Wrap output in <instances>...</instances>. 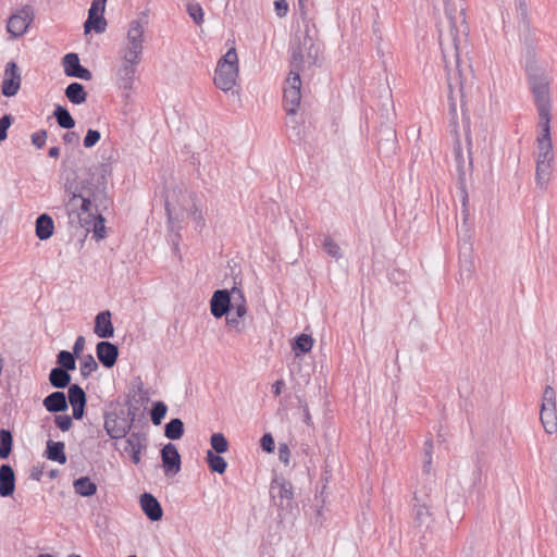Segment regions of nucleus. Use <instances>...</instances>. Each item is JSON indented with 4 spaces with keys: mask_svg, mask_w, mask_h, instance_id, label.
Wrapping results in <instances>:
<instances>
[{
    "mask_svg": "<svg viewBox=\"0 0 557 557\" xmlns=\"http://www.w3.org/2000/svg\"><path fill=\"white\" fill-rule=\"evenodd\" d=\"M141 510L152 522L160 521L163 517V509L159 500L150 493H144L139 497Z\"/></svg>",
    "mask_w": 557,
    "mask_h": 557,
    "instance_id": "obj_22",
    "label": "nucleus"
},
{
    "mask_svg": "<svg viewBox=\"0 0 557 557\" xmlns=\"http://www.w3.org/2000/svg\"><path fill=\"white\" fill-rule=\"evenodd\" d=\"M168 412V406L161 401H154L150 410V419L154 425H160Z\"/></svg>",
    "mask_w": 557,
    "mask_h": 557,
    "instance_id": "obj_42",
    "label": "nucleus"
},
{
    "mask_svg": "<svg viewBox=\"0 0 557 557\" xmlns=\"http://www.w3.org/2000/svg\"><path fill=\"white\" fill-rule=\"evenodd\" d=\"M14 122V117L12 114H4L0 117V143L4 141L8 138V131Z\"/></svg>",
    "mask_w": 557,
    "mask_h": 557,
    "instance_id": "obj_48",
    "label": "nucleus"
},
{
    "mask_svg": "<svg viewBox=\"0 0 557 557\" xmlns=\"http://www.w3.org/2000/svg\"><path fill=\"white\" fill-rule=\"evenodd\" d=\"M107 27V20L104 18V15H91L88 13V17L84 23V30L85 33H89L90 30H95L96 33L100 34L106 30Z\"/></svg>",
    "mask_w": 557,
    "mask_h": 557,
    "instance_id": "obj_38",
    "label": "nucleus"
},
{
    "mask_svg": "<svg viewBox=\"0 0 557 557\" xmlns=\"http://www.w3.org/2000/svg\"><path fill=\"white\" fill-rule=\"evenodd\" d=\"M64 95L71 103L77 106L86 102L88 97L85 87L77 82L69 84L64 90Z\"/></svg>",
    "mask_w": 557,
    "mask_h": 557,
    "instance_id": "obj_29",
    "label": "nucleus"
},
{
    "mask_svg": "<svg viewBox=\"0 0 557 557\" xmlns=\"http://www.w3.org/2000/svg\"><path fill=\"white\" fill-rule=\"evenodd\" d=\"M148 26L147 12H140L137 18L128 24L125 47L121 50V55L141 60L144 50V34Z\"/></svg>",
    "mask_w": 557,
    "mask_h": 557,
    "instance_id": "obj_7",
    "label": "nucleus"
},
{
    "mask_svg": "<svg viewBox=\"0 0 557 557\" xmlns=\"http://www.w3.org/2000/svg\"><path fill=\"white\" fill-rule=\"evenodd\" d=\"M432 490L423 486L413 494V522L417 528L428 529L433 521L430 508L432 507Z\"/></svg>",
    "mask_w": 557,
    "mask_h": 557,
    "instance_id": "obj_10",
    "label": "nucleus"
},
{
    "mask_svg": "<svg viewBox=\"0 0 557 557\" xmlns=\"http://www.w3.org/2000/svg\"><path fill=\"white\" fill-rule=\"evenodd\" d=\"M287 86L284 88L283 99L285 103V110L288 115H294L301 100V79L300 75L296 72L294 75H288L286 79Z\"/></svg>",
    "mask_w": 557,
    "mask_h": 557,
    "instance_id": "obj_13",
    "label": "nucleus"
},
{
    "mask_svg": "<svg viewBox=\"0 0 557 557\" xmlns=\"http://www.w3.org/2000/svg\"><path fill=\"white\" fill-rule=\"evenodd\" d=\"M220 455L221 454H214L212 450H208L206 455V461L211 472L223 474L226 471L227 462Z\"/></svg>",
    "mask_w": 557,
    "mask_h": 557,
    "instance_id": "obj_36",
    "label": "nucleus"
},
{
    "mask_svg": "<svg viewBox=\"0 0 557 557\" xmlns=\"http://www.w3.org/2000/svg\"><path fill=\"white\" fill-rule=\"evenodd\" d=\"M67 404L70 403L71 406L74 405H81V404H87V395L83 387H81L78 384H72L69 386L67 391Z\"/></svg>",
    "mask_w": 557,
    "mask_h": 557,
    "instance_id": "obj_40",
    "label": "nucleus"
},
{
    "mask_svg": "<svg viewBox=\"0 0 557 557\" xmlns=\"http://www.w3.org/2000/svg\"><path fill=\"white\" fill-rule=\"evenodd\" d=\"M48 156L50 158L57 159L60 156V148L58 146H53L49 149Z\"/></svg>",
    "mask_w": 557,
    "mask_h": 557,
    "instance_id": "obj_63",
    "label": "nucleus"
},
{
    "mask_svg": "<svg viewBox=\"0 0 557 557\" xmlns=\"http://www.w3.org/2000/svg\"><path fill=\"white\" fill-rule=\"evenodd\" d=\"M185 432L182 419L173 418L164 425V436L171 441L181 440Z\"/></svg>",
    "mask_w": 557,
    "mask_h": 557,
    "instance_id": "obj_32",
    "label": "nucleus"
},
{
    "mask_svg": "<svg viewBox=\"0 0 557 557\" xmlns=\"http://www.w3.org/2000/svg\"><path fill=\"white\" fill-rule=\"evenodd\" d=\"M74 492L82 497H91L97 493V484L89 476H79L73 481Z\"/></svg>",
    "mask_w": 557,
    "mask_h": 557,
    "instance_id": "obj_31",
    "label": "nucleus"
},
{
    "mask_svg": "<svg viewBox=\"0 0 557 557\" xmlns=\"http://www.w3.org/2000/svg\"><path fill=\"white\" fill-rule=\"evenodd\" d=\"M270 495L277 507L288 509L294 498L293 484L283 476H275L270 484Z\"/></svg>",
    "mask_w": 557,
    "mask_h": 557,
    "instance_id": "obj_12",
    "label": "nucleus"
},
{
    "mask_svg": "<svg viewBox=\"0 0 557 557\" xmlns=\"http://www.w3.org/2000/svg\"><path fill=\"white\" fill-rule=\"evenodd\" d=\"M96 355L99 362L104 368L110 369L117 361L119 347L109 341H101L96 346Z\"/></svg>",
    "mask_w": 557,
    "mask_h": 557,
    "instance_id": "obj_21",
    "label": "nucleus"
},
{
    "mask_svg": "<svg viewBox=\"0 0 557 557\" xmlns=\"http://www.w3.org/2000/svg\"><path fill=\"white\" fill-rule=\"evenodd\" d=\"M35 226L36 236L40 240H47L53 235L54 222L53 219L47 213H41L38 215Z\"/></svg>",
    "mask_w": 557,
    "mask_h": 557,
    "instance_id": "obj_27",
    "label": "nucleus"
},
{
    "mask_svg": "<svg viewBox=\"0 0 557 557\" xmlns=\"http://www.w3.org/2000/svg\"><path fill=\"white\" fill-rule=\"evenodd\" d=\"M97 369H98V363L96 362L92 355L88 354L82 358L79 371H81V375L84 379L89 377L90 374L92 372H95Z\"/></svg>",
    "mask_w": 557,
    "mask_h": 557,
    "instance_id": "obj_43",
    "label": "nucleus"
},
{
    "mask_svg": "<svg viewBox=\"0 0 557 557\" xmlns=\"http://www.w3.org/2000/svg\"><path fill=\"white\" fill-rule=\"evenodd\" d=\"M53 117L57 120V123L61 128L72 129L76 124L70 111L61 104L55 106Z\"/></svg>",
    "mask_w": 557,
    "mask_h": 557,
    "instance_id": "obj_35",
    "label": "nucleus"
},
{
    "mask_svg": "<svg viewBox=\"0 0 557 557\" xmlns=\"http://www.w3.org/2000/svg\"><path fill=\"white\" fill-rule=\"evenodd\" d=\"M377 150L385 156H392L397 150L396 131L389 126L382 124L376 134Z\"/></svg>",
    "mask_w": 557,
    "mask_h": 557,
    "instance_id": "obj_19",
    "label": "nucleus"
},
{
    "mask_svg": "<svg viewBox=\"0 0 557 557\" xmlns=\"http://www.w3.org/2000/svg\"><path fill=\"white\" fill-rule=\"evenodd\" d=\"M274 9H275L277 16L283 17L288 12V3L286 0H275Z\"/></svg>",
    "mask_w": 557,
    "mask_h": 557,
    "instance_id": "obj_56",
    "label": "nucleus"
},
{
    "mask_svg": "<svg viewBox=\"0 0 557 557\" xmlns=\"http://www.w3.org/2000/svg\"><path fill=\"white\" fill-rule=\"evenodd\" d=\"M42 405L50 413L65 412L67 410V398L64 392L57 391L46 396Z\"/></svg>",
    "mask_w": 557,
    "mask_h": 557,
    "instance_id": "obj_26",
    "label": "nucleus"
},
{
    "mask_svg": "<svg viewBox=\"0 0 557 557\" xmlns=\"http://www.w3.org/2000/svg\"><path fill=\"white\" fill-rule=\"evenodd\" d=\"M78 357L69 350H60L57 355V367L71 372L76 369V359Z\"/></svg>",
    "mask_w": 557,
    "mask_h": 557,
    "instance_id": "obj_37",
    "label": "nucleus"
},
{
    "mask_svg": "<svg viewBox=\"0 0 557 557\" xmlns=\"http://www.w3.org/2000/svg\"><path fill=\"white\" fill-rule=\"evenodd\" d=\"M260 446L265 453H273L275 449L274 438L270 433H265L260 438Z\"/></svg>",
    "mask_w": 557,
    "mask_h": 557,
    "instance_id": "obj_52",
    "label": "nucleus"
},
{
    "mask_svg": "<svg viewBox=\"0 0 557 557\" xmlns=\"http://www.w3.org/2000/svg\"><path fill=\"white\" fill-rule=\"evenodd\" d=\"M462 114H463V119H462L463 127H465V131H466L467 139L470 143V138H469V135H470V119H469V116H465V112Z\"/></svg>",
    "mask_w": 557,
    "mask_h": 557,
    "instance_id": "obj_62",
    "label": "nucleus"
},
{
    "mask_svg": "<svg viewBox=\"0 0 557 557\" xmlns=\"http://www.w3.org/2000/svg\"><path fill=\"white\" fill-rule=\"evenodd\" d=\"M211 450L214 454H224L228 450V441L223 433H213L210 437Z\"/></svg>",
    "mask_w": 557,
    "mask_h": 557,
    "instance_id": "obj_41",
    "label": "nucleus"
},
{
    "mask_svg": "<svg viewBox=\"0 0 557 557\" xmlns=\"http://www.w3.org/2000/svg\"><path fill=\"white\" fill-rule=\"evenodd\" d=\"M121 57L123 63L117 70V85L124 90H131L133 88L137 65L140 60L124 55Z\"/></svg>",
    "mask_w": 557,
    "mask_h": 557,
    "instance_id": "obj_18",
    "label": "nucleus"
},
{
    "mask_svg": "<svg viewBox=\"0 0 557 557\" xmlns=\"http://www.w3.org/2000/svg\"><path fill=\"white\" fill-rule=\"evenodd\" d=\"M224 317L226 320V325L231 330L235 331L237 334H240L245 331V324L242 321L243 318H238L236 314L234 317L232 312L225 314Z\"/></svg>",
    "mask_w": 557,
    "mask_h": 557,
    "instance_id": "obj_47",
    "label": "nucleus"
},
{
    "mask_svg": "<svg viewBox=\"0 0 557 557\" xmlns=\"http://www.w3.org/2000/svg\"><path fill=\"white\" fill-rule=\"evenodd\" d=\"M285 381L284 380H277L272 384V393L274 396H280L282 393V389L285 387Z\"/></svg>",
    "mask_w": 557,
    "mask_h": 557,
    "instance_id": "obj_60",
    "label": "nucleus"
},
{
    "mask_svg": "<svg viewBox=\"0 0 557 557\" xmlns=\"http://www.w3.org/2000/svg\"><path fill=\"white\" fill-rule=\"evenodd\" d=\"M432 449H433V443L431 440L425 441L424 443V457L425 458H432Z\"/></svg>",
    "mask_w": 557,
    "mask_h": 557,
    "instance_id": "obj_61",
    "label": "nucleus"
},
{
    "mask_svg": "<svg viewBox=\"0 0 557 557\" xmlns=\"http://www.w3.org/2000/svg\"><path fill=\"white\" fill-rule=\"evenodd\" d=\"M107 0H92L88 13L91 15H103L106 10Z\"/></svg>",
    "mask_w": 557,
    "mask_h": 557,
    "instance_id": "obj_53",
    "label": "nucleus"
},
{
    "mask_svg": "<svg viewBox=\"0 0 557 557\" xmlns=\"http://www.w3.org/2000/svg\"><path fill=\"white\" fill-rule=\"evenodd\" d=\"M304 50L302 39L292 47L290 71L288 75H294L295 72L300 75L304 66Z\"/></svg>",
    "mask_w": 557,
    "mask_h": 557,
    "instance_id": "obj_33",
    "label": "nucleus"
},
{
    "mask_svg": "<svg viewBox=\"0 0 557 557\" xmlns=\"http://www.w3.org/2000/svg\"><path fill=\"white\" fill-rule=\"evenodd\" d=\"M313 338L308 334H299L292 342V348L296 356L308 354L313 347Z\"/></svg>",
    "mask_w": 557,
    "mask_h": 557,
    "instance_id": "obj_34",
    "label": "nucleus"
},
{
    "mask_svg": "<svg viewBox=\"0 0 557 557\" xmlns=\"http://www.w3.org/2000/svg\"><path fill=\"white\" fill-rule=\"evenodd\" d=\"M290 450L287 444L281 443L278 446V459L285 466L289 465Z\"/></svg>",
    "mask_w": 557,
    "mask_h": 557,
    "instance_id": "obj_54",
    "label": "nucleus"
},
{
    "mask_svg": "<svg viewBox=\"0 0 557 557\" xmlns=\"http://www.w3.org/2000/svg\"><path fill=\"white\" fill-rule=\"evenodd\" d=\"M63 140L65 144H74L77 145L79 143V135L76 132L70 131L63 135Z\"/></svg>",
    "mask_w": 557,
    "mask_h": 557,
    "instance_id": "obj_59",
    "label": "nucleus"
},
{
    "mask_svg": "<svg viewBox=\"0 0 557 557\" xmlns=\"http://www.w3.org/2000/svg\"><path fill=\"white\" fill-rule=\"evenodd\" d=\"M147 448L146 436L140 433H132L125 441L124 451L131 457L133 463L140 462L141 451Z\"/></svg>",
    "mask_w": 557,
    "mask_h": 557,
    "instance_id": "obj_23",
    "label": "nucleus"
},
{
    "mask_svg": "<svg viewBox=\"0 0 557 557\" xmlns=\"http://www.w3.org/2000/svg\"><path fill=\"white\" fill-rule=\"evenodd\" d=\"M86 404L72 406V418L75 420H82L85 414Z\"/></svg>",
    "mask_w": 557,
    "mask_h": 557,
    "instance_id": "obj_58",
    "label": "nucleus"
},
{
    "mask_svg": "<svg viewBox=\"0 0 557 557\" xmlns=\"http://www.w3.org/2000/svg\"><path fill=\"white\" fill-rule=\"evenodd\" d=\"M85 343H86V341L83 335L77 336V338L75 339V343L73 345V351H71V352L79 358L84 350Z\"/></svg>",
    "mask_w": 557,
    "mask_h": 557,
    "instance_id": "obj_57",
    "label": "nucleus"
},
{
    "mask_svg": "<svg viewBox=\"0 0 557 557\" xmlns=\"http://www.w3.org/2000/svg\"><path fill=\"white\" fill-rule=\"evenodd\" d=\"M181 198L177 199L180 203L181 212H176L175 207L172 206V202L169 200V197L165 198L164 208L168 216L169 230L172 233L171 240L176 246L181 235L178 231L181 230V222L184 219V214L191 218L196 222V227L202 230L206 225L205 219L202 216L201 211L198 209L196 201L197 195L195 193H182L180 189Z\"/></svg>",
    "mask_w": 557,
    "mask_h": 557,
    "instance_id": "obj_3",
    "label": "nucleus"
},
{
    "mask_svg": "<svg viewBox=\"0 0 557 557\" xmlns=\"http://www.w3.org/2000/svg\"><path fill=\"white\" fill-rule=\"evenodd\" d=\"M13 448V435L8 429L0 430V459H8Z\"/></svg>",
    "mask_w": 557,
    "mask_h": 557,
    "instance_id": "obj_39",
    "label": "nucleus"
},
{
    "mask_svg": "<svg viewBox=\"0 0 557 557\" xmlns=\"http://www.w3.org/2000/svg\"><path fill=\"white\" fill-rule=\"evenodd\" d=\"M298 404H299V408L302 409V412H304V419L302 421L308 425V426H312L313 425V422H312V418H311V414H310V411H309V407H308V404L305 399H301V398H298Z\"/></svg>",
    "mask_w": 557,
    "mask_h": 557,
    "instance_id": "obj_55",
    "label": "nucleus"
},
{
    "mask_svg": "<svg viewBox=\"0 0 557 557\" xmlns=\"http://www.w3.org/2000/svg\"><path fill=\"white\" fill-rule=\"evenodd\" d=\"M47 131L46 129H39L37 132H35L34 134H32L30 138H32V144L37 148V149H41L45 144H46V139H47Z\"/></svg>",
    "mask_w": 557,
    "mask_h": 557,
    "instance_id": "obj_51",
    "label": "nucleus"
},
{
    "mask_svg": "<svg viewBox=\"0 0 557 557\" xmlns=\"http://www.w3.org/2000/svg\"><path fill=\"white\" fill-rule=\"evenodd\" d=\"M302 46H304V49L307 50V58H308L309 62L314 64L317 61L318 52H317V50L313 51L314 41H313V38L309 35L308 29L306 30V33L304 35Z\"/></svg>",
    "mask_w": 557,
    "mask_h": 557,
    "instance_id": "obj_45",
    "label": "nucleus"
},
{
    "mask_svg": "<svg viewBox=\"0 0 557 557\" xmlns=\"http://www.w3.org/2000/svg\"><path fill=\"white\" fill-rule=\"evenodd\" d=\"M432 458H425L423 461V472L429 474L431 471Z\"/></svg>",
    "mask_w": 557,
    "mask_h": 557,
    "instance_id": "obj_64",
    "label": "nucleus"
},
{
    "mask_svg": "<svg viewBox=\"0 0 557 557\" xmlns=\"http://www.w3.org/2000/svg\"><path fill=\"white\" fill-rule=\"evenodd\" d=\"M557 397L550 385H546L542 395L540 419L546 433L557 432Z\"/></svg>",
    "mask_w": 557,
    "mask_h": 557,
    "instance_id": "obj_11",
    "label": "nucleus"
},
{
    "mask_svg": "<svg viewBox=\"0 0 557 557\" xmlns=\"http://www.w3.org/2000/svg\"><path fill=\"white\" fill-rule=\"evenodd\" d=\"M138 408L129 406L127 409L126 417H119L117 412H104V430L108 436L112 440H119L125 437L136 419Z\"/></svg>",
    "mask_w": 557,
    "mask_h": 557,
    "instance_id": "obj_9",
    "label": "nucleus"
},
{
    "mask_svg": "<svg viewBox=\"0 0 557 557\" xmlns=\"http://www.w3.org/2000/svg\"><path fill=\"white\" fill-rule=\"evenodd\" d=\"M34 18V10L25 5L18 13L12 14L8 21L7 29L13 37L23 36Z\"/></svg>",
    "mask_w": 557,
    "mask_h": 557,
    "instance_id": "obj_14",
    "label": "nucleus"
},
{
    "mask_svg": "<svg viewBox=\"0 0 557 557\" xmlns=\"http://www.w3.org/2000/svg\"><path fill=\"white\" fill-rule=\"evenodd\" d=\"M15 473L9 463L0 466V496L10 497L15 491Z\"/></svg>",
    "mask_w": 557,
    "mask_h": 557,
    "instance_id": "obj_25",
    "label": "nucleus"
},
{
    "mask_svg": "<svg viewBox=\"0 0 557 557\" xmlns=\"http://www.w3.org/2000/svg\"><path fill=\"white\" fill-rule=\"evenodd\" d=\"M162 468L166 476H172L181 471L182 458L177 447L173 443L163 445L160 450Z\"/></svg>",
    "mask_w": 557,
    "mask_h": 557,
    "instance_id": "obj_16",
    "label": "nucleus"
},
{
    "mask_svg": "<svg viewBox=\"0 0 557 557\" xmlns=\"http://www.w3.org/2000/svg\"><path fill=\"white\" fill-rule=\"evenodd\" d=\"M45 456L47 459L51 461L59 462L60 465H64L67 460L65 454V444L64 442H54L49 440L47 442Z\"/></svg>",
    "mask_w": 557,
    "mask_h": 557,
    "instance_id": "obj_28",
    "label": "nucleus"
},
{
    "mask_svg": "<svg viewBox=\"0 0 557 557\" xmlns=\"http://www.w3.org/2000/svg\"><path fill=\"white\" fill-rule=\"evenodd\" d=\"M62 65L64 73L69 77L79 78L84 81H91L92 73L81 64L78 54L75 52L66 53L62 58Z\"/></svg>",
    "mask_w": 557,
    "mask_h": 557,
    "instance_id": "obj_17",
    "label": "nucleus"
},
{
    "mask_svg": "<svg viewBox=\"0 0 557 557\" xmlns=\"http://www.w3.org/2000/svg\"><path fill=\"white\" fill-rule=\"evenodd\" d=\"M95 334L100 338H111L114 335L112 314L109 310L99 312L95 318Z\"/></svg>",
    "mask_w": 557,
    "mask_h": 557,
    "instance_id": "obj_24",
    "label": "nucleus"
},
{
    "mask_svg": "<svg viewBox=\"0 0 557 557\" xmlns=\"http://www.w3.org/2000/svg\"><path fill=\"white\" fill-rule=\"evenodd\" d=\"M111 174V165L109 163H100L88 170L87 177L84 180H67L64 187L65 193L70 195L66 202V210L71 215V211H76L77 200H81V211L88 213L90 220L85 219L84 223L81 214L76 216L82 226H86L92 222V233L96 239H102L106 235V219L102 213L112 205L111 198L107 194V176Z\"/></svg>",
    "mask_w": 557,
    "mask_h": 557,
    "instance_id": "obj_2",
    "label": "nucleus"
},
{
    "mask_svg": "<svg viewBox=\"0 0 557 557\" xmlns=\"http://www.w3.org/2000/svg\"><path fill=\"white\" fill-rule=\"evenodd\" d=\"M443 2L445 7V16L448 23V30L443 32V29L440 28L438 40L447 72L448 114L450 117V126L457 137L458 144L456 151V159L458 162V188L461 194L462 214L465 219H467V205L469 197L466 189V172L463 169L462 151L458 139L455 91L457 90V94L462 100L465 97L463 82L466 81V76L461 67L460 54L462 51L461 44L468 42L469 26L466 21V8L463 7L462 0H443Z\"/></svg>",
    "mask_w": 557,
    "mask_h": 557,
    "instance_id": "obj_1",
    "label": "nucleus"
},
{
    "mask_svg": "<svg viewBox=\"0 0 557 557\" xmlns=\"http://www.w3.org/2000/svg\"><path fill=\"white\" fill-rule=\"evenodd\" d=\"M234 313L238 318L247 314V304L244 292L233 286L232 289H216L210 299V312L215 319H221L227 313Z\"/></svg>",
    "mask_w": 557,
    "mask_h": 557,
    "instance_id": "obj_5",
    "label": "nucleus"
},
{
    "mask_svg": "<svg viewBox=\"0 0 557 557\" xmlns=\"http://www.w3.org/2000/svg\"><path fill=\"white\" fill-rule=\"evenodd\" d=\"M238 76V57L235 48H231L218 61L214 76L216 88L228 91L235 84Z\"/></svg>",
    "mask_w": 557,
    "mask_h": 557,
    "instance_id": "obj_8",
    "label": "nucleus"
},
{
    "mask_svg": "<svg viewBox=\"0 0 557 557\" xmlns=\"http://www.w3.org/2000/svg\"><path fill=\"white\" fill-rule=\"evenodd\" d=\"M323 248L325 252L333 258L342 257L341 247L333 240L331 236H325L323 240Z\"/></svg>",
    "mask_w": 557,
    "mask_h": 557,
    "instance_id": "obj_46",
    "label": "nucleus"
},
{
    "mask_svg": "<svg viewBox=\"0 0 557 557\" xmlns=\"http://www.w3.org/2000/svg\"><path fill=\"white\" fill-rule=\"evenodd\" d=\"M515 7L517 11L519 35L527 45L531 46L534 41V36L530 28L527 0H515Z\"/></svg>",
    "mask_w": 557,
    "mask_h": 557,
    "instance_id": "obj_20",
    "label": "nucleus"
},
{
    "mask_svg": "<svg viewBox=\"0 0 557 557\" xmlns=\"http://www.w3.org/2000/svg\"><path fill=\"white\" fill-rule=\"evenodd\" d=\"M529 85L539 111L540 127H550L549 83L544 72L533 64L527 65Z\"/></svg>",
    "mask_w": 557,
    "mask_h": 557,
    "instance_id": "obj_4",
    "label": "nucleus"
},
{
    "mask_svg": "<svg viewBox=\"0 0 557 557\" xmlns=\"http://www.w3.org/2000/svg\"><path fill=\"white\" fill-rule=\"evenodd\" d=\"M54 424L62 432L69 431L73 425V418L69 414L54 416Z\"/></svg>",
    "mask_w": 557,
    "mask_h": 557,
    "instance_id": "obj_50",
    "label": "nucleus"
},
{
    "mask_svg": "<svg viewBox=\"0 0 557 557\" xmlns=\"http://www.w3.org/2000/svg\"><path fill=\"white\" fill-rule=\"evenodd\" d=\"M186 11L196 25H201L203 23V10L198 2H188Z\"/></svg>",
    "mask_w": 557,
    "mask_h": 557,
    "instance_id": "obj_44",
    "label": "nucleus"
},
{
    "mask_svg": "<svg viewBox=\"0 0 557 557\" xmlns=\"http://www.w3.org/2000/svg\"><path fill=\"white\" fill-rule=\"evenodd\" d=\"M49 383L52 387L58 389H63L65 387H69L71 384V374L70 372L59 368L54 367L50 370L49 373Z\"/></svg>",
    "mask_w": 557,
    "mask_h": 557,
    "instance_id": "obj_30",
    "label": "nucleus"
},
{
    "mask_svg": "<svg viewBox=\"0 0 557 557\" xmlns=\"http://www.w3.org/2000/svg\"><path fill=\"white\" fill-rule=\"evenodd\" d=\"M100 138L101 134L99 131L89 128L84 137L83 145L87 149L92 148Z\"/></svg>",
    "mask_w": 557,
    "mask_h": 557,
    "instance_id": "obj_49",
    "label": "nucleus"
},
{
    "mask_svg": "<svg viewBox=\"0 0 557 557\" xmlns=\"http://www.w3.org/2000/svg\"><path fill=\"white\" fill-rule=\"evenodd\" d=\"M539 154L536 158L535 182L536 186L545 190L553 174V144L550 127H542L541 135L536 138Z\"/></svg>",
    "mask_w": 557,
    "mask_h": 557,
    "instance_id": "obj_6",
    "label": "nucleus"
},
{
    "mask_svg": "<svg viewBox=\"0 0 557 557\" xmlns=\"http://www.w3.org/2000/svg\"><path fill=\"white\" fill-rule=\"evenodd\" d=\"M21 81V72L16 62L9 61L4 67V75L1 85L2 95L8 98L14 97L20 90Z\"/></svg>",
    "mask_w": 557,
    "mask_h": 557,
    "instance_id": "obj_15",
    "label": "nucleus"
}]
</instances>
